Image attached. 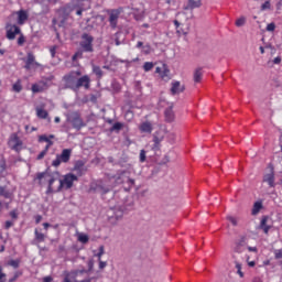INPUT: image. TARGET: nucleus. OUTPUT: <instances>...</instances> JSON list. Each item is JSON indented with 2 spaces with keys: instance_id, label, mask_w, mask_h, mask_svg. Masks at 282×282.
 I'll list each match as a JSON object with an SVG mask.
<instances>
[{
  "instance_id": "7c9ffc66",
  "label": "nucleus",
  "mask_w": 282,
  "mask_h": 282,
  "mask_svg": "<svg viewBox=\"0 0 282 282\" xmlns=\"http://www.w3.org/2000/svg\"><path fill=\"white\" fill-rule=\"evenodd\" d=\"M153 142H154V145L152 148L153 151H160V142H162V139L158 138V135H154Z\"/></svg>"
},
{
  "instance_id": "79ce46f5",
  "label": "nucleus",
  "mask_w": 282,
  "mask_h": 282,
  "mask_svg": "<svg viewBox=\"0 0 282 282\" xmlns=\"http://www.w3.org/2000/svg\"><path fill=\"white\" fill-rule=\"evenodd\" d=\"M78 240L82 242V243H87L89 241V236L87 235H80L78 237Z\"/></svg>"
},
{
  "instance_id": "7ed1b4c3",
  "label": "nucleus",
  "mask_w": 282,
  "mask_h": 282,
  "mask_svg": "<svg viewBox=\"0 0 282 282\" xmlns=\"http://www.w3.org/2000/svg\"><path fill=\"white\" fill-rule=\"evenodd\" d=\"M94 35L84 32L80 35V42H79V46L80 50H83V52H85L86 54H93L94 52Z\"/></svg>"
},
{
  "instance_id": "cd10ccee",
  "label": "nucleus",
  "mask_w": 282,
  "mask_h": 282,
  "mask_svg": "<svg viewBox=\"0 0 282 282\" xmlns=\"http://www.w3.org/2000/svg\"><path fill=\"white\" fill-rule=\"evenodd\" d=\"M122 127H124V124H122L121 122L113 123V126L110 128V133H113V131L116 133H120V131H122Z\"/></svg>"
},
{
  "instance_id": "8fccbe9b",
  "label": "nucleus",
  "mask_w": 282,
  "mask_h": 282,
  "mask_svg": "<svg viewBox=\"0 0 282 282\" xmlns=\"http://www.w3.org/2000/svg\"><path fill=\"white\" fill-rule=\"evenodd\" d=\"M227 220L230 221V224H232V226H238L237 218H235L232 216H227Z\"/></svg>"
},
{
  "instance_id": "6e6d98bb",
  "label": "nucleus",
  "mask_w": 282,
  "mask_h": 282,
  "mask_svg": "<svg viewBox=\"0 0 282 282\" xmlns=\"http://www.w3.org/2000/svg\"><path fill=\"white\" fill-rule=\"evenodd\" d=\"M10 217H12L13 219H19V214L17 213V209L10 212Z\"/></svg>"
},
{
  "instance_id": "680f3d73",
  "label": "nucleus",
  "mask_w": 282,
  "mask_h": 282,
  "mask_svg": "<svg viewBox=\"0 0 282 282\" xmlns=\"http://www.w3.org/2000/svg\"><path fill=\"white\" fill-rule=\"evenodd\" d=\"M85 32H91V30H94V25L88 24L86 28H84Z\"/></svg>"
},
{
  "instance_id": "9d476101",
  "label": "nucleus",
  "mask_w": 282,
  "mask_h": 282,
  "mask_svg": "<svg viewBox=\"0 0 282 282\" xmlns=\"http://www.w3.org/2000/svg\"><path fill=\"white\" fill-rule=\"evenodd\" d=\"M36 67H41V64L36 62V57L34 56L33 53H28L24 69H36Z\"/></svg>"
},
{
  "instance_id": "a878e982",
  "label": "nucleus",
  "mask_w": 282,
  "mask_h": 282,
  "mask_svg": "<svg viewBox=\"0 0 282 282\" xmlns=\"http://www.w3.org/2000/svg\"><path fill=\"white\" fill-rule=\"evenodd\" d=\"M93 73L97 76L98 80L105 76V73L102 72V68L100 66L93 65Z\"/></svg>"
},
{
  "instance_id": "13d9d810",
  "label": "nucleus",
  "mask_w": 282,
  "mask_h": 282,
  "mask_svg": "<svg viewBox=\"0 0 282 282\" xmlns=\"http://www.w3.org/2000/svg\"><path fill=\"white\" fill-rule=\"evenodd\" d=\"M98 261H99V270H105V268H107V262L102 260H98Z\"/></svg>"
},
{
  "instance_id": "b1692460",
  "label": "nucleus",
  "mask_w": 282,
  "mask_h": 282,
  "mask_svg": "<svg viewBox=\"0 0 282 282\" xmlns=\"http://www.w3.org/2000/svg\"><path fill=\"white\" fill-rule=\"evenodd\" d=\"M204 76V73L202 72V67H198L194 70V83H202V77Z\"/></svg>"
},
{
  "instance_id": "f8f14e48",
  "label": "nucleus",
  "mask_w": 282,
  "mask_h": 282,
  "mask_svg": "<svg viewBox=\"0 0 282 282\" xmlns=\"http://www.w3.org/2000/svg\"><path fill=\"white\" fill-rule=\"evenodd\" d=\"M85 164H87V162L83 160L75 161L73 171H76L77 175L79 176L84 175L87 173V167H85Z\"/></svg>"
},
{
  "instance_id": "de8ad7c7",
  "label": "nucleus",
  "mask_w": 282,
  "mask_h": 282,
  "mask_svg": "<svg viewBox=\"0 0 282 282\" xmlns=\"http://www.w3.org/2000/svg\"><path fill=\"white\" fill-rule=\"evenodd\" d=\"M271 4L270 1H265L262 6H261V11H265V10H270Z\"/></svg>"
},
{
  "instance_id": "69168bd1",
  "label": "nucleus",
  "mask_w": 282,
  "mask_h": 282,
  "mask_svg": "<svg viewBox=\"0 0 282 282\" xmlns=\"http://www.w3.org/2000/svg\"><path fill=\"white\" fill-rule=\"evenodd\" d=\"M235 263H236V269L238 272L239 270H241V263H239V261H237V259H235Z\"/></svg>"
},
{
  "instance_id": "ddd939ff",
  "label": "nucleus",
  "mask_w": 282,
  "mask_h": 282,
  "mask_svg": "<svg viewBox=\"0 0 282 282\" xmlns=\"http://www.w3.org/2000/svg\"><path fill=\"white\" fill-rule=\"evenodd\" d=\"M118 19H120V10H112L109 14V23L112 30L118 28Z\"/></svg>"
},
{
  "instance_id": "ea45409f",
  "label": "nucleus",
  "mask_w": 282,
  "mask_h": 282,
  "mask_svg": "<svg viewBox=\"0 0 282 282\" xmlns=\"http://www.w3.org/2000/svg\"><path fill=\"white\" fill-rule=\"evenodd\" d=\"M21 274H23V273L20 272V271H17V272L13 274V276L8 280V282H15L17 279H19V276H21Z\"/></svg>"
},
{
  "instance_id": "6e6552de",
  "label": "nucleus",
  "mask_w": 282,
  "mask_h": 282,
  "mask_svg": "<svg viewBox=\"0 0 282 282\" xmlns=\"http://www.w3.org/2000/svg\"><path fill=\"white\" fill-rule=\"evenodd\" d=\"M6 31H7V39L9 41H14L17 39V34H21V28L10 22L6 24Z\"/></svg>"
},
{
  "instance_id": "e2e57ef3",
  "label": "nucleus",
  "mask_w": 282,
  "mask_h": 282,
  "mask_svg": "<svg viewBox=\"0 0 282 282\" xmlns=\"http://www.w3.org/2000/svg\"><path fill=\"white\" fill-rule=\"evenodd\" d=\"M274 65H281V56H278L273 59Z\"/></svg>"
},
{
  "instance_id": "2f4dec72",
  "label": "nucleus",
  "mask_w": 282,
  "mask_h": 282,
  "mask_svg": "<svg viewBox=\"0 0 282 282\" xmlns=\"http://www.w3.org/2000/svg\"><path fill=\"white\" fill-rule=\"evenodd\" d=\"M7 265H10L11 268H14V270H17V268L21 265V260H9Z\"/></svg>"
},
{
  "instance_id": "412c9836",
  "label": "nucleus",
  "mask_w": 282,
  "mask_h": 282,
  "mask_svg": "<svg viewBox=\"0 0 282 282\" xmlns=\"http://www.w3.org/2000/svg\"><path fill=\"white\" fill-rule=\"evenodd\" d=\"M139 129L142 133H151V131H153V124H151L149 121H145L140 124Z\"/></svg>"
},
{
  "instance_id": "e433bc0d",
  "label": "nucleus",
  "mask_w": 282,
  "mask_h": 282,
  "mask_svg": "<svg viewBox=\"0 0 282 282\" xmlns=\"http://www.w3.org/2000/svg\"><path fill=\"white\" fill-rule=\"evenodd\" d=\"M144 72H151L153 69V62H145L143 65Z\"/></svg>"
},
{
  "instance_id": "f257e3e1",
  "label": "nucleus",
  "mask_w": 282,
  "mask_h": 282,
  "mask_svg": "<svg viewBox=\"0 0 282 282\" xmlns=\"http://www.w3.org/2000/svg\"><path fill=\"white\" fill-rule=\"evenodd\" d=\"M54 182H56V178L51 177L48 180V187L46 191V195H51V193H61L63 191V187L65 186L66 191H69L72 186H74V182H78V176L73 173H68L64 176V180H59L57 189H54Z\"/></svg>"
},
{
  "instance_id": "dca6fc26",
  "label": "nucleus",
  "mask_w": 282,
  "mask_h": 282,
  "mask_svg": "<svg viewBox=\"0 0 282 282\" xmlns=\"http://www.w3.org/2000/svg\"><path fill=\"white\" fill-rule=\"evenodd\" d=\"M165 122H175V111H173V106H170L164 111Z\"/></svg>"
},
{
  "instance_id": "a18cd8bd",
  "label": "nucleus",
  "mask_w": 282,
  "mask_h": 282,
  "mask_svg": "<svg viewBox=\"0 0 282 282\" xmlns=\"http://www.w3.org/2000/svg\"><path fill=\"white\" fill-rule=\"evenodd\" d=\"M275 29L276 24H274V22H271L267 25V32H274Z\"/></svg>"
},
{
  "instance_id": "6ab92c4d",
  "label": "nucleus",
  "mask_w": 282,
  "mask_h": 282,
  "mask_svg": "<svg viewBox=\"0 0 282 282\" xmlns=\"http://www.w3.org/2000/svg\"><path fill=\"white\" fill-rule=\"evenodd\" d=\"M196 8H202V0H188L184 10H195Z\"/></svg>"
},
{
  "instance_id": "4be33fe9",
  "label": "nucleus",
  "mask_w": 282,
  "mask_h": 282,
  "mask_svg": "<svg viewBox=\"0 0 282 282\" xmlns=\"http://www.w3.org/2000/svg\"><path fill=\"white\" fill-rule=\"evenodd\" d=\"M34 235H35V238L32 241L33 245L43 243V241H45V234H41L39 229H35Z\"/></svg>"
},
{
  "instance_id": "4c0bfd02",
  "label": "nucleus",
  "mask_w": 282,
  "mask_h": 282,
  "mask_svg": "<svg viewBox=\"0 0 282 282\" xmlns=\"http://www.w3.org/2000/svg\"><path fill=\"white\" fill-rule=\"evenodd\" d=\"M169 74H171V70L169 69V67L166 66V64L163 65V72L161 74L162 78H166L169 77Z\"/></svg>"
},
{
  "instance_id": "1a4fd4ad",
  "label": "nucleus",
  "mask_w": 282,
  "mask_h": 282,
  "mask_svg": "<svg viewBox=\"0 0 282 282\" xmlns=\"http://www.w3.org/2000/svg\"><path fill=\"white\" fill-rule=\"evenodd\" d=\"M246 237H241L240 240H238L236 242V246L234 248V254H232V259H237V254H243V252H246Z\"/></svg>"
},
{
  "instance_id": "4468645a",
  "label": "nucleus",
  "mask_w": 282,
  "mask_h": 282,
  "mask_svg": "<svg viewBox=\"0 0 282 282\" xmlns=\"http://www.w3.org/2000/svg\"><path fill=\"white\" fill-rule=\"evenodd\" d=\"M186 91V86L182 85L180 82H173L171 87L172 96H177V94H184Z\"/></svg>"
},
{
  "instance_id": "5fc2aeb1",
  "label": "nucleus",
  "mask_w": 282,
  "mask_h": 282,
  "mask_svg": "<svg viewBox=\"0 0 282 282\" xmlns=\"http://www.w3.org/2000/svg\"><path fill=\"white\" fill-rule=\"evenodd\" d=\"M32 91H33V94L41 93V86H39L36 84L32 85Z\"/></svg>"
},
{
  "instance_id": "423d86ee",
  "label": "nucleus",
  "mask_w": 282,
  "mask_h": 282,
  "mask_svg": "<svg viewBox=\"0 0 282 282\" xmlns=\"http://www.w3.org/2000/svg\"><path fill=\"white\" fill-rule=\"evenodd\" d=\"M8 144L12 151H15V153H21V151H23V141L20 140L19 134L17 133L10 135Z\"/></svg>"
},
{
  "instance_id": "49530a36",
  "label": "nucleus",
  "mask_w": 282,
  "mask_h": 282,
  "mask_svg": "<svg viewBox=\"0 0 282 282\" xmlns=\"http://www.w3.org/2000/svg\"><path fill=\"white\" fill-rule=\"evenodd\" d=\"M140 162H147V151H140Z\"/></svg>"
},
{
  "instance_id": "2eb2a0df",
  "label": "nucleus",
  "mask_w": 282,
  "mask_h": 282,
  "mask_svg": "<svg viewBox=\"0 0 282 282\" xmlns=\"http://www.w3.org/2000/svg\"><path fill=\"white\" fill-rule=\"evenodd\" d=\"M262 182H267L270 188H274V186H276V184L274 183V167L271 166V172L264 174Z\"/></svg>"
},
{
  "instance_id": "393cba45",
  "label": "nucleus",
  "mask_w": 282,
  "mask_h": 282,
  "mask_svg": "<svg viewBox=\"0 0 282 282\" xmlns=\"http://www.w3.org/2000/svg\"><path fill=\"white\" fill-rule=\"evenodd\" d=\"M124 41H126V37H124V34H122V32L119 31L115 34L116 45H122L124 44Z\"/></svg>"
},
{
  "instance_id": "f3484780",
  "label": "nucleus",
  "mask_w": 282,
  "mask_h": 282,
  "mask_svg": "<svg viewBox=\"0 0 282 282\" xmlns=\"http://www.w3.org/2000/svg\"><path fill=\"white\" fill-rule=\"evenodd\" d=\"M93 191H95V193H99L100 195H107L111 188L105 186L101 183H98L93 187Z\"/></svg>"
},
{
  "instance_id": "a19ab883",
  "label": "nucleus",
  "mask_w": 282,
  "mask_h": 282,
  "mask_svg": "<svg viewBox=\"0 0 282 282\" xmlns=\"http://www.w3.org/2000/svg\"><path fill=\"white\" fill-rule=\"evenodd\" d=\"M102 254H105V246L99 247V252L96 254V257H98V261L102 259Z\"/></svg>"
},
{
  "instance_id": "774afa93",
  "label": "nucleus",
  "mask_w": 282,
  "mask_h": 282,
  "mask_svg": "<svg viewBox=\"0 0 282 282\" xmlns=\"http://www.w3.org/2000/svg\"><path fill=\"white\" fill-rule=\"evenodd\" d=\"M167 162H171V158L169 155H165L163 159V164H167Z\"/></svg>"
},
{
  "instance_id": "0e129e2a",
  "label": "nucleus",
  "mask_w": 282,
  "mask_h": 282,
  "mask_svg": "<svg viewBox=\"0 0 282 282\" xmlns=\"http://www.w3.org/2000/svg\"><path fill=\"white\" fill-rule=\"evenodd\" d=\"M50 52H51L52 57L54 58V56H56V46H53V47L50 50Z\"/></svg>"
},
{
  "instance_id": "603ef678",
  "label": "nucleus",
  "mask_w": 282,
  "mask_h": 282,
  "mask_svg": "<svg viewBox=\"0 0 282 282\" xmlns=\"http://www.w3.org/2000/svg\"><path fill=\"white\" fill-rule=\"evenodd\" d=\"M12 226H14V223L12 220H7L4 223L6 230H10V228H12Z\"/></svg>"
},
{
  "instance_id": "4d7b16f0",
  "label": "nucleus",
  "mask_w": 282,
  "mask_h": 282,
  "mask_svg": "<svg viewBox=\"0 0 282 282\" xmlns=\"http://www.w3.org/2000/svg\"><path fill=\"white\" fill-rule=\"evenodd\" d=\"M47 155V152L45 150H43L36 158V160H43V158H45Z\"/></svg>"
},
{
  "instance_id": "bf43d9fd",
  "label": "nucleus",
  "mask_w": 282,
  "mask_h": 282,
  "mask_svg": "<svg viewBox=\"0 0 282 282\" xmlns=\"http://www.w3.org/2000/svg\"><path fill=\"white\" fill-rule=\"evenodd\" d=\"M144 54H151V45L143 46Z\"/></svg>"
},
{
  "instance_id": "20e7f679",
  "label": "nucleus",
  "mask_w": 282,
  "mask_h": 282,
  "mask_svg": "<svg viewBox=\"0 0 282 282\" xmlns=\"http://www.w3.org/2000/svg\"><path fill=\"white\" fill-rule=\"evenodd\" d=\"M80 72H70L69 74L65 75L63 77V80L65 83L66 89H73V91H76V85L78 83V76H80Z\"/></svg>"
},
{
  "instance_id": "c756f323",
  "label": "nucleus",
  "mask_w": 282,
  "mask_h": 282,
  "mask_svg": "<svg viewBox=\"0 0 282 282\" xmlns=\"http://www.w3.org/2000/svg\"><path fill=\"white\" fill-rule=\"evenodd\" d=\"M36 116H37V118H42L43 120H45V118H47V110H44L42 108H37L36 109Z\"/></svg>"
},
{
  "instance_id": "37998d69",
  "label": "nucleus",
  "mask_w": 282,
  "mask_h": 282,
  "mask_svg": "<svg viewBox=\"0 0 282 282\" xmlns=\"http://www.w3.org/2000/svg\"><path fill=\"white\" fill-rule=\"evenodd\" d=\"M6 273L3 272V267L0 264V282H6Z\"/></svg>"
},
{
  "instance_id": "3c124183",
  "label": "nucleus",
  "mask_w": 282,
  "mask_h": 282,
  "mask_svg": "<svg viewBox=\"0 0 282 282\" xmlns=\"http://www.w3.org/2000/svg\"><path fill=\"white\" fill-rule=\"evenodd\" d=\"M167 139H169V142H171V144H174L175 143V133H173V132L169 133Z\"/></svg>"
},
{
  "instance_id": "09e8293b",
  "label": "nucleus",
  "mask_w": 282,
  "mask_h": 282,
  "mask_svg": "<svg viewBox=\"0 0 282 282\" xmlns=\"http://www.w3.org/2000/svg\"><path fill=\"white\" fill-rule=\"evenodd\" d=\"M23 43H25V36L23 35V33H20V36L18 39V45H23Z\"/></svg>"
},
{
  "instance_id": "c85d7f7f",
  "label": "nucleus",
  "mask_w": 282,
  "mask_h": 282,
  "mask_svg": "<svg viewBox=\"0 0 282 282\" xmlns=\"http://www.w3.org/2000/svg\"><path fill=\"white\" fill-rule=\"evenodd\" d=\"M0 197H4L6 199H10V197H12V194L6 187L0 186Z\"/></svg>"
},
{
  "instance_id": "c9c22d12",
  "label": "nucleus",
  "mask_w": 282,
  "mask_h": 282,
  "mask_svg": "<svg viewBox=\"0 0 282 282\" xmlns=\"http://www.w3.org/2000/svg\"><path fill=\"white\" fill-rule=\"evenodd\" d=\"M236 25H237V28H243V25H246V17H240V18L236 21Z\"/></svg>"
},
{
  "instance_id": "0eeeda50",
  "label": "nucleus",
  "mask_w": 282,
  "mask_h": 282,
  "mask_svg": "<svg viewBox=\"0 0 282 282\" xmlns=\"http://www.w3.org/2000/svg\"><path fill=\"white\" fill-rule=\"evenodd\" d=\"M67 122H70L73 124V129H76L77 131H80L83 127H85V121H83V118H80V115L78 112H72L67 116Z\"/></svg>"
},
{
  "instance_id": "f704fd0d",
  "label": "nucleus",
  "mask_w": 282,
  "mask_h": 282,
  "mask_svg": "<svg viewBox=\"0 0 282 282\" xmlns=\"http://www.w3.org/2000/svg\"><path fill=\"white\" fill-rule=\"evenodd\" d=\"M12 89L17 94L21 93V90L23 89V86H21V82H17L15 84H13Z\"/></svg>"
},
{
  "instance_id": "39448f33",
  "label": "nucleus",
  "mask_w": 282,
  "mask_h": 282,
  "mask_svg": "<svg viewBox=\"0 0 282 282\" xmlns=\"http://www.w3.org/2000/svg\"><path fill=\"white\" fill-rule=\"evenodd\" d=\"M72 159V149H64L61 154L56 155V159L52 162V166H61V163L67 164Z\"/></svg>"
},
{
  "instance_id": "864d4df0",
  "label": "nucleus",
  "mask_w": 282,
  "mask_h": 282,
  "mask_svg": "<svg viewBox=\"0 0 282 282\" xmlns=\"http://www.w3.org/2000/svg\"><path fill=\"white\" fill-rule=\"evenodd\" d=\"M274 257L275 259H282V249H275Z\"/></svg>"
},
{
  "instance_id": "5701e85b",
  "label": "nucleus",
  "mask_w": 282,
  "mask_h": 282,
  "mask_svg": "<svg viewBox=\"0 0 282 282\" xmlns=\"http://www.w3.org/2000/svg\"><path fill=\"white\" fill-rule=\"evenodd\" d=\"M124 216V212L122 209L118 208L115 210L113 215L109 217L110 221H116L120 220Z\"/></svg>"
},
{
  "instance_id": "bb28decb",
  "label": "nucleus",
  "mask_w": 282,
  "mask_h": 282,
  "mask_svg": "<svg viewBox=\"0 0 282 282\" xmlns=\"http://www.w3.org/2000/svg\"><path fill=\"white\" fill-rule=\"evenodd\" d=\"M261 208H263V203L256 202L253 204V208H252L251 215H259V213L261 212Z\"/></svg>"
},
{
  "instance_id": "a211bd4d",
  "label": "nucleus",
  "mask_w": 282,
  "mask_h": 282,
  "mask_svg": "<svg viewBox=\"0 0 282 282\" xmlns=\"http://www.w3.org/2000/svg\"><path fill=\"white\" fill-rule=\"evenodd\" d=\"M18 14V25H23L25 21L29 19L28 11L20 10L17 12Z\"/></svg>"
},
{
  "instance_id": "9b49d317",
  "label": "nucleus",
  "mask_w": 282,
  "mask_h": 282,
  "mask_svg": "<svg viewBox=\"0 0 282 282\" xmlns=\"http://www.w3.org/2000/svg\"><path fill=\"white\" fill-rule=\"evenodd\" d=\"M90 83H91V79L89 78L88 75H84L80 78L77 77V84L75 87V91H78V89L80 87H85L86 89H89Z\"/></svg>"
},
{
  "instance_id": "c03bdc74",
  "label": "nucleus",
  "mask_w": 282,
  "mask_h": 282,
  "mask_svg": "<svg viewBox=\"0 0 282 282\" xmlns=\"http://www.w3.org/2000/svg\"><path fill=\"white\" fill-rule=\"evenodd\" d=\"M47 172H41L37 173L36 180H39V184L41 185V180H43V177H47Z\"/></svg>"
},
{
  "instance_id": "58836bf2",
  "label": "nucleus",
  "mask_w": 282,
  "mask_h": 282,
  "mask_svg": "<svg viewBox=\"0 0 282 282\" xmlns=\"http://www.w3.org/2000/svg\"><path fill=\"white\" fill-rule=\"evenodd\" d=\"M87 265H88V269H86V271L89 274V272L94 271V259L88 260Z\"/></svg>"
},
{
  "instance_id": "f03ea898",
  "label": "nucleus",
  "mask_w": 282,
  "mask_h": 282,
  "mask_svg": "<svg viewBox=\"0 0 282 282\" xmlns=\"http://www.w3.org/2000/svg\"><path fill=\"white\" fill-rule=\"evenodd\" d=\"M108 180H115V184H129V188L135 184L133 178L129 177V171L120 170L115 175H108Z\"/></svg>"
},
{
  "instance_id": "338daca9",
  "label": "nucleus",
  "mask_w": 282,
  "mask_h": 282,
  "mask_svg": "<svg viewBox=\"0 0 282 282\" xmlns=\"http://www.w3.org/2000/svg\"><path fill=\"white\" fill-rule=\"evenodd\" d=\"M42 219H43V216L37 215V216L35 217V223H36V224H41Z\"/></svg>"
},
{
  "instance_id": "aec40b11",
  "label": "nucleus",
  "mask_w": 282,
  "mask_h": 282,
  "mask_svg": "<svg viewBox=\"0 0 282 282\" xmlns=\"http://www.w3.org/2000/svg\"><path fill=\"white\" fill-rule=\"evenodd\" d=\"M268 219H269L268 216H263L259 226V228L263 230L264 235H268V232H270V226H268Z\"/></svg>"
},
{
  "instance_id": "473e14b6",
  "label": "nucleus",
  "mask_w": 282,
  "mask_h": 282,
  "mask_svg": "<svg viewBox=\"0 0 282 282\" xmlns=\"http://www.w3.org/2000/svg\"><path fill=\"white\" fill-rule=\"evenodd\" d=\"M74 279H76V276H78L79 274H89L87 272V269H78L72 272Z\"/></svg>"
},
{
  "instance_id": "052dcab7",
  "label": "nucleus",
  "mask_w": 282,
  "mask_h": 282,
  "mask_svg": "<svg viewBox=\"0 0 282 282\" xmlns=\"http://www.w3.org/2000/svg\"><path fill=\"white\" fill-rule=\"evenodd\" d=\"M85 51H83V48L82 50H79V51H77L76 53H75V55L77 56V58H83V53H84Z\"/></svg>"
},
{
  "instance_id": "72a5a7b5",
  "label": "nucleus",
  "mask_w": 282,
  "mask_h": 282,
  "mask_svg": "<svg viewBox=\"0 0 282 282\" xmlns=\"http://www.w3.org/2000/svg\"><path fill=\"white\" fill-rule=\"evenodd\" d=\"M39 142H47V144H54V141L50 140L45 134L39 137Z\"/></svg>"
}]
</instances>
